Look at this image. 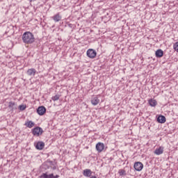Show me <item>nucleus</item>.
I'll use <instances>...</instances> for the list:
<instances>
[{
  "mask_svg": "<svg viewBox=\"0 0 178 178\" xmlns=\"http://www.w3.org/2000/svg\"><path fill=\"white\" fill-rule=\"evenodd\" d=\"M22 41L24 44H33L35 41V38L31 32H25L22 35Z\"/></svg>",
  "mask_w": 178,
  "mask_h": 178,
  "instance_id": "f257e3e1",
  "label": "nucleus"
},
{
  "mask_svg": "<svg viewBox=\"0 0 178 178\" xmlns=\"http://www.w3.org/2000/svg\"><path fill=\"white\" fill-rule=\"evenodd\" d=\"M42 133H44V130L40 127H36L32 129V134L36 137H40V136L42 135Z\"/></svg>",
  "mask_w": 178,
  "mask_h": 178,
  "instance_id": "f03ea898",
  "label": "nucleus"
},
{
  "mask_svg": "<svg viewBox=\"0 0 178 178\" xmlns=\"http://www.w3.org/2000/svg\"><path fill=\"white\" fill-rule=\"evenodd\" d=\"M134 168L137 172H141V170H143V168H144V165L143 164V163L137 161L134 163Z\"/></svg>",
  "mask_w": 178,
  "mask_h": 178,
  "instance_id": "7ed1b4c3",
  "label": "nucleus"
},
{
  "mask_svg": "<svg viewBox=\"0 0 178 178\" xmlns=\"http://www.w3.org/2000/svg\"><path fill=\"white\" fill-rule=\"evenodd\" d=\"M86 54H87V56H88V58H90L92 59H93V58L97 56V51H95V50L92 49H88Z\"/></svg>",
  "mask_w": 178,
  "mask_h": 178,
  "instance_id": "20e7f679",
  "label": "nucleus"
},
{
  "mask_svg": "<svg viewBox=\"0 0 178 178\" xmlns=\"http://www.w3.org/2000/svg\"><path fill=\"white\" fill-rule=\"evenodd\" d=\"M40 178H59V175H54V173L48 174V172L42 173Z\"/></svg>",
  "mask_w": 178,
  "mask_h": 178,
  "instance_id": "39448f33",
  "label": "nucleus"
},
{
  "mask_svg": "<svg viewBox=\"0 0 178 178\" xmlns=\"http://www.w3.org/2000/svg\"><path fill=\"white\" fill-rule=\"evenodd\" d=\"M47 112V108L44 106H39L37 109V113L40 115V116H42Z\"/></svg>",
  "mask_w": 178,
  "mask_h": 178,
  "instance_id": "423d86ee",
  "label": "nucleus"
},
{
  "mask_svg": "<svg viewBox=\"0 0 178 178\" xmlns=\"http://www.w3.org/2000/svg\"><path fill=\"white\" fill-rule=\"evenodd\" d=\"M105 148V145L101 142L97 143L96 149L99 152H102Z\"/></svg>",
  "mask_w": 178,
  "mask_h": 178,
  "instance_id": "0eeeda50",
  "label": "nucleus"
},
{
  "mask_svg": "<svg viewBox=\"0 0 178 178\" xmlns=\"http://www.w3.org/2000/svg\"><path fill=\"white\" fill-rule=\"evenodd\" d=\"M36 73L37 70L34 68H30L26 71L27 76H30V77H34Z\"/></svg>",
  "mask_w": 178,
  "mask_h": 178,
  "instance_id": "6e6552de",
  "label": "nucleus"
},
{
  "mask_svg": "<svg viewBox=\"0 0 178 178\" xmlns=\"http://www.w3.org/2000/svg\"><path fill=\"white\" fill-rule=\"evenodd\" d=\"M35 147L36 149L41 151L42 149H44V147H45V143L42 141H39L36 143Z\"/></svg>",
  "mask_w": 178,
  "mask_h": 178,
  "instance_id": "1a4fd4ad",
  "label": "nucleus"
},
{
  "mask_svg": "<svg viewBox=\"0 0 178 178\" xmlns=\"http://www.w3.org/2000/svg\"><path fill=\"white\" fill-rule=\"evenodd\" d=\"M8 108H10V109H11V111H15V110L17 109V104H16V103H15L13 102H10L8 103Z\"/></svg>",
  "mask_w": 178,
  "mask_h": 178,
  "instance_id": "9d476101",
  "label": "nucleus"
},
{
  "mask_svg": "<svg viewBox=\"0 0 178 178\" xmlns=\"http://www.w3.org/2000/svg\"><path fill=\"white\" fill-rule=\"evenodd\" d=\"M24 126H26V127H28L29 129H31L34 127V126H35V123H34V122L33 121L27 120L25 122Z\"/></svg>",
  "mask_w": 178,
  "mask_h": 178,
  "instance_id": "9b49d317",
  "label": "nucleus"
},
{
  "mask_svg": "<svg viewBox=\"0 0 178 178\" xmlns=\"http://www.w3.org/2000/svg\"><path fill=\"white\" fill-rule=\"evenodd\" d=\"M91 104L94 105V106L98 105L99 104V99L97 97H93L91 99Z\"/></svg>",
  "mask_w": 178,
  "mask_h": 178,
  "instance_id": "f8f14e48",
  "label": "nucleus"
},
{
  "mask_svg": "<svg viewBox=\"0 0 178 178\" xmlns=\"http://www.w3.org/2000/svg\"><path fill=\"white\" fill-rule=\"evenodd\" d=\"M91 175H92V172L90 169H86L83 170V176L86 177H90Z\"/></svg>",
  "mask_w": 178,
  "mask_h": 178,
  "instance_id": "ddd939ff",
  "label": "nucleus"
},
{
  "mask_svg": "<svg viewBox=\"0 0 178 178\" xmlns=\"http://www.w3.org/2000/svg\"><path fill=\"white\" fill-rule=\"evenodd\" d=\"M157 122L158 123H165L166 122V118L164 115H159Z\"/></svg>",
  "mask_w": 178,
  "mask_h": 178,
  "instance_id": "4468645a",
  "label": "nucleus"
},
{
  "mask_svg": "<svg viewBox=\"0 0 178 178\" xmlns=\"http://www.w3.org/2000/svg\"><path fill=\"white\" fill-rule=\"evenodd\" d=\"M155 55L156 58H162L163 56V51L159 49L156 51Z\"/></svg>",
  "mask_w": 178,
  "mask_h": 178,
  "instance_id": "2eb2a0df",
  "label": "nucleus"
},
{
  "mask_svg": "<svg viewBox=\"0 0 178 178\" xmlns=\"http://www.w3.org/2000/svg\"><path fill=\"white\" fill-rule=\"evenodd\" d=\"M154 154L156 155H162V154H163V147H160L159 148L156 149Z\"/></svg>",
  "mask_w": 178,
  "mask_h": 178,
  "instance_id": "dca6fc26",
  "label": "nucleus"
},
{
  "mask_svg": "<svg viewBox=\"0 0 178 178\" xmlns=\"http://www.w3.org/2000/svg\"><path fill=\"white\" fill-rule=\"evenodd\" d=\"M149 105H150V106H156L158 102L154 99H149Z\"/></svg>",
  "mask_w": 178,
  "mask_h": 178,
  "instance_id": "f3484780",
  "label": "nucleus"
},
{
  "mask_svg": "<svg viewBox=\"0 0 178 178\" xmlns=\"http://www.w3.org/2000/svg\"><path fill=\"white\" fill-rule=\"evenodd\" d=\"M62 19V17H60V15L59 14H56L53 17V19L54 20V22H60Z\"/></svg>",
  "mask_w": 178,
  "mask_h": 178,
  "instance_id": "a211bd4d",
  "label": "nucleus"
},
{
  "mask_svg": "<svg viewBox=\"0 0 178 178\" xmlns=\"http://www.w3.org/2000/svg\"><path fill=\"white\" fill-rule=\"evenodd\" d=\"M118 173H119L120 176H126V170H124L123 169L119 170Z\"/></svg>",
  "mask_w": 178,
  "mask_h": 178,
  "instance_id": "6ab92c4d",
  "label": "nucleus"
},
{
  "mask_svg": "<svg viewBox=\"0 0 178 178\" xmlns=\"http://www.w3.org/2000/svg\"><path fill=\"white\" fill-rule=\"evenodd\" d=\"M60 97L59 96V95H56L55 96L51 97V99L53 101H58V99H59Z\"/></svg>",
  "mask_w": 178,
  "mask_h": 178,
  "instance_id": "aec40b11",
  "label": "nucleus"
},
{
  "mask_svg": "<svg viewBox=\"0 0 178 178\" xmlns=\"http://www.w3.org/2000/svg\"><path fill=\"white\" fill-rule=\"evenodd\" d=\"M173 48H174L175 51H177V52H178V42H175V44H174Z\"/></svg>",
  "mask_w": 178,
  "mask_h": 178,
  "instance_id": "412c9836",
  "label": "nucleus"
},
{
  "mask_svg": "<svg viewBox=\"0 0 178 178\" xmlns=\"http://www.w3.org/2000/svg\"><path fill=\"white\" fill-rule=\"evenodd\" d=\"M19 111H24V109H26V106H24V104L19 105Z\"/></svg>",
  "mask_w": 178,
  "mask_h": 178,
  "instance_id": "4be33fe9",
  "label": "nucleus"
},
{
  "mask_svg": "<svg viewBox=\"0 0 178 178\" xmlns=\"http://www.w3.org/2000/svg\"><path fill=\"white\" fill-rule=\"evenodd\" d=\"M55 169H56V166L53 167V170H55Z\"/></svg>",
  "mask_w": 178,
  "mask_h": 178,
  "instance_id": "5701e85b",
  "label": "nucleus"
},
{
  "mask_svg": "<svg viewBox=\"0 0 178 178\" xmlns=\"http://www.w3.org/2000/svg\"><path fill=\"white\" fill-rule=\"evenodd\" d=\"M29 2H34V1H35V0H29Z\"/></svg>",
  "mask_w": 178,
  "mask_h": 178,
  "instance_id": "b1692460",
  "label": "nucleus"
},
{
  "mask_svg": "<svg viewBox=\"0 0 178 178\" xmlns=\"http://www.w3.org/2000/svg\"><path fill=\"white\" fill-rule=\"evenodd\" d=\"M90 178H97V177L93 176V177H91Z\"/></svg>",
  "mask_w": 178,
  "mask_h": 178,
  "instance_id": "393cba45",
  "label": "nucleus"
}]
</instances>
